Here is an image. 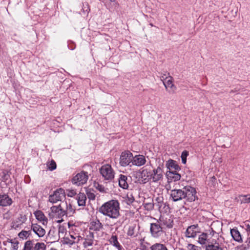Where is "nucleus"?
I'll return each instance as SVG.
<instances>
[{"instance_id":"1","label":"nucleus","mask_w":250,"mask_h":250,"mask_svg":"<svg viewBox=\"0 0 250 250\" xmlns=\"http://www.w3.org/2000/svg\"><path fill=\"white\" fill-rule=\"evenodd\" d=\"M119 210L120 204L116 200H112L104 203L99 208V211L101 213L113 219H116L119 217Z\"/></svg>"},{"instance_id":"2","label":"nucleus","mask_w":250,"mask_h":250,"mask_svg":"<svg viewBox=\"0 0 250 250\" xmlns=\"http://www.w3.org/2000/svg\"><path fill=\"white\" fill-rule=\"evenodd\" d=\"M150 232L152 237L158 238L162 236L165 232L164 227H162L156 220V222L150 224Z\"/></svg>"},{"instance_id":"3","label":"nucleus","mask_w":250,"mask_h":250,"mask_svg":"<svg viewBox=\"0 0 250 250\" xmlns=\"http://www.w3.org/2000/svg\"><path fill=\"white\" fill-rule=\"evenodd\" d=\"M100 171L105 180H112L114 178V171L109 165L103 166L101 167Z\"/></svg>"},{"instance_id":"4","label":"nucleus","mask_w":250,"mask_h":250,"mask_svg":"<svg viewBox=\"0 0 250 250\" xmlns=\"http://www.w3.org/2000/svg\"><path fill=\"white\" fill-rule=\"evenodd\" d=\"M133 154L129 151H125L122 152L120 158V164L122 167H126L132 164Z\"/></svg>"},{"instance_id":"5","label":"nucleus","mask_w":250,"mask_h":250,"mask_svg":"<svg viewBox=\"0 0 250 250\" xmlns=\"http://www.w3.org/2000/svg\"><path fill=\"white\" fill-rule=\"evenodd\" d=\"M163 167V166L159 165L151 171V180L152 182L157 183L163 180L164 177Z\"/></svg>"},{"instance_id":"6","label":"nucleus","mask_w":250,"mask_h":250,"mask_svg":"<svg viewBox=\"0 0 250 250\" xmlns=\"http://www.w3.org/2000/svg\"><path fill=\"white\" fill-rule=\"evenodd\" d=\"M88 179V173L83 171L78 173L72 179V183L77 186L85 184Z\"/></svg>"},{"instance_id":"7","label":"nucleus","mask_w":250,"mask_h":250,"mask_svg":"<svg viewBox=\"0 0 250 250\" xmlns=\"http://www.w3.org/2000/svg\"><path fill=\"white\" fill-rule=\"evenodd\" d=\"M65 194L64 190L62 188L57 189L54 191L53 195H50L49 201L51 203H56L57 201H62V200L65 199Z\"/></svg>"},{"instance_id":"8","label":"nucleus","mask_w":250,"mask_h":250,"mask_svg":"<svg viewBox=\"0 0 250 250\" xmlns=\"http://www.w3.org/2000/svg\"><path fill=\"white\" fill-rule=\"evenodd\" d=\"M184 192V199H186L187 201L189 202L195 201L196 198V191L194 188L190 186L185 187Z\"/></svg>"},{"instance_id":"9","label":"nucleus","mask_w":250,"mask_h":250,"mask_svg":"<svg viewBox=\"0 0 250 250\" xmlns=\"http://www.w3.org/2000/svg\"><path fill=\"white\" fill-rule=\"evenodd\" d=\"M200 232V228L198 225H193L188 227L185 236L188 238H195Z\"/></svg>"},{"instance_id":"10","label":"nucleus","mask_w":250,"mask_h":250,"mask_svg":"<svg viewBox=\"0 0 250 250\" xmlns=\"http://www.w3.org/2000/svg\"><path fill=\"white\" fill-rule=\"evenodd\" d=\"M61 207L62 209V212L64 213L66 216H71L75 212V209L69 202L63 201L61 202Z\"/></svg>"},{"instance_id":"11","label":"nucleus","mask_w":250,"mask_h":250,"mask_svg":"<svg viewBox=\"0 0 250 250\" xmlns=\"http://www.w3.org/2000/svg\"><path fill=\"white\" fill-rule=\"evenodd\" d=\"M157 220L162 227H164V229L165 227L168 229H171L173 227V221L171 219V217L168 216H164L161 215L159 219H157Z\"/></svg>"},{"instance_id":"12","label":"nucleus","mask_w":250,"mask_h":250,"mask_svg":"<svg viewBox=\"0 0 250 250\" xmlns=\"http://www.w3.org/2000/svg\"><path fill=\"white\" fill-rule=\"evenodd\" d=\"M184 188L181 189H173L171 190L170 196L173 201L176 202L184 199L185 197Z\"/></svg>"},{"instance_id":"13","label":"nucleus","mask_w":250,"mask_h":250,"mask_svg":"<svg viewBox=\"0 0 250 250\" xmlns=\"http://www.w3.org/2000/svg\"><path fill=\"white\" fill-rule=\"evenodd\" d=\"M146 162V160L145 156L143 155H137L133 156L132 165L137 167H141L144 165Z\"/></svg>"},{"instance_id":"14","label":"nucleus","mask_w":250,"mask_h":250,"mask_svg":"<svg viewBox=\"0 0 250 250\" xmlns=\"http://www.w3.org/2000/svg\"><path fill=\"white\" fill-rule=\"evenodd\" d=\"M62 208L61 207V203L58 206H53L50 208L51 213L50 215L52 214L53 217H58L59 218H62L64 216V213L62 212Z\"/></svg>"},{"instance_id":"15","label":"nucleus","mask_w":250,"mask_h":250,"mask_svg":"<svg viewBox=\"0 0 250 250\" xmlns=\"http://www.w3.org/2000/svg\"><path fill=\"white\" fill-rule=\"evenodd\" d=\"M12 203V200L6 194H0V206L6 207Z\"/></svg>"},{"instance_id":"16","label":"nucleus","mask_w":250,"mask_h":250,"mask_svg":"<svg viewBox=\"0 0 250 250\" xmlns=\"http://www.w3.org/2000/svg\"><path fill=\"white\" fill-rule=\"evenodd\" d=\"M139 227L136 224H132L129 226L127 232L128 236L135 237L138 236L139 234Z\"/></svg>"},{"instance_id":"17","label":"nucleus","mask_w":250,"mask_h":250,"mask_svg":"<svg viewBox=\"0 0 250 250\" xmlns=\"http://www.w3.org/2000/svg\"><path fill=\"white\" fill-rule=\"evenodd\" d=\"M163 84L167 89L169 88V92H174L176 86L173 83V78L171 76H169L168 79L167 81L163 82Z\"/></svg>"},{"instance_id":"18","label":"nucleus","mask_w":250,"mask_h":250,"mask_svg":"<svg viewBox=\"0 0 250 250\" xmlns=\"http://www.w3.org/2000/svg\"><path fill=\"white\" fill-rule=\"evenodd\" d=\"M31 230L39 237L43 236L45 233L44 229L37 224H32L31 226Z\"/></svg>"},{"instance_id":"19","label":"nucleus","mask_w":250,"mask_h":250,"mask_svg":"<svg viewBox=\"0 0 250 250\" xmlns=\"http://www.w3.org/2000/svg\"><path fill=\"white\" fill-rule=\"evenodd\" d=\"M206 250H227V248L221 247L219 244L215 241V243H213V241L208 243L206 246Z\"/></svg>"},{"instance_id":"20","label":"nucleus","mask_w":250,"mask_h":250,"mask_svg":"<svg viewBox=\"0 0 250 250\" xmlns=\"http://www.w3.org/2000/svg\"><path fill=\"white\" fill-rule=\"evenodd\" d=\"M108 241L111 245L116 248L118 250H121L122 246L118 242L117 236L114 234V233L112 234Z\"/></svg>"},{"instance_id":"21","label":"nucleus","mask_w":250,"mask_h":250,"mask_svg":"<svg viewBox=\"0 0 250 250\" xmlns=\"http://www.w3.org/2000/svg\"><path fill=\"white\" fill-rule=\"evenodd\" d=\"M141 178L143 179V181L145 183L151 180V171L147 168H144L142 170L141 173Z\"/></svg>"},{"instance_id":"22","label":"nucleus","mask_w":250,"mask_h":250,"mask_svg":"<svg viewBox=\"0 0 250 250\" xmlns=\"http://www.w3.org/2000/svg\"><path fill=\"white\" fill-rule=\"evenodd\" d=\"M166 166L167 167L169 170V171H171L172 169L176 170H180V167L176 163V162L173 160H169L167 162Z\"/></svg>"},{"instance_id":"23","label":"nucleus","mask_w":250,"mask_h":250,"mask_svg":"<svg viewBox=\"0 0 250 250\" xmlns=\"http://www.w3.org/2000/svg\"><path fill=\"white\" fill-rule=\"evenodd\" d=\"M127 177L124 175H120L119 179V185L123 189H127L128 185L127 182Z\"/></svg>"},{"instance_id":"24","label":"nucleus","mask_w":250,"mask_h":250,"mask_svg":"<svg viewBox=\"0 0 250 250\" xmlns=\"http://www.w3.org/2000/svg\"><path fill=\"white\" fill-rule=\"evenodd\" d=\"M77 203L79 206L84 207L85 206L86 196L83 193H79L77 197Z\"/></svg>"},{"instance_id":"25","label":"nucleus","mask_w":250,"mask_h":250,"mask_svg":"<svg viewBox=\"0 0 250 250\" xmlns=\"http://www.w3.org/2000/svg\"><path fill=\"white\" fill-rule=\"evenodd\" d=\"M36 219L42 222L43 225L47 223V219L46 218L43 212L41 210L36 211L35 213Z\"/></svg>"},{"instance_id":"26","label":"nucleus","mask_w":250,"mask_h":250,"mask_svg":"<svg viewBox=\"0 0 250 250\" xmlns=\"http://www.w3.org/2000/svg\"><path fill=\"white\" fill-rule=\"evenodd\" d=\"M230 233L233 239L237 242H242V239L239 231L236 229H232L230 230Z\"/></svg>"},{"instance_id":"27","label":"nucleus","mask_w":250,"mask_h":250,"mask_svg":"<svg viewBox=\"0 0 250 250\" xmlns=\"http://www.w3.org/2000/svg\"><path fill=\"white\" fill-rule=\"evenodd\" d=\"M236 199L240 204L250 203V194L240 195Z\"/></svg>"},{"instance_id":"28","label":"nucleus","mask_w":250,"mask_h":250,"mask_svg":"<svg viewBox=\"0 0 250 250\" xmlns=\"http://www.w3.org/2000/svg\"><path fill=\"white\" fill-rule=\"evenodd\" d=\"M167 175L168 179L173 181H177L180 179L181 175L180 174H173L171 171H168L167 172Z\"/></svg>"},{"instance_id":"29","label":"nucleus","mask_w":250,"mask_h":250,"mask_svg":"<svg viewBox=\"0 0 250 250\" xmlns=\"http://www.w3.org/2000/svg\"><path fill=\"white\" fill-rule=\"evenodd\" d=\"M91 229L95 231H99L103 227V224L99 220H97L95 221H93L91 222Z\"/></svg>"},{"instance_id":"30","label":"nucleus","mask_w":250,"mask_h":250,"mask_svg":"<svg viewBox=\"0 0 250 250\" xmlns=\"http://www.w3.org/2000/svg\"><path fill=\"white\" fill-rule=\"evenodd\" d=\"M150 249L151 250H168L165 245L161 243H155L152 245Z\"/></svg>"},{"instance_id":"31","label":"nucleus","mask_w":250,"mask_h":250,"mask_svg":"<svg viewBox=\"0 0 250 250\" xmlns=\"http://www.w3.org/2000/svg\"><path fill=\"white\" fill-rule=\"evenodd\" d=\"M93 235L87 236L84 239V241L83 243V245L84 248H87L89 246H91L93 244Z\"/></svg>"},{"instance_id":"32","label":"nucleus","mask_w":250,"mask_h":250,"mask_svg":"<svg viewBox=\"0 0 250 250\" xmlns=\"http://www.w3.org/2000/svg\"><path fill=\"white\" fill-rule=\"evenodd\" d=\"M198 242L201 245L206 244L208 242V235L206 233H202L199 235Z\"/></svg>"},{"instance_id":"33","label":"nucleus","mask_w":250,"mask_h":250,"mask_svg":"<svg viewBox=\"0 0 250 250\" xmlns=\"http://www.w3.org/2000/svg\"><path fill=\"white\" fill-rule=\"evenodd\" d=\"M31 230L28 231L22 230L18 234V236L21 239H27L30 235H31Z\"/></svg>"},{"instance_id":"34","label":"nucleus","mask_w":250,"mask_h":250,"mask_svg":"<svg viewBox=\"0 0 250 250\" xmlns=\"http://www.w3.org/2000/svg\"><path fill=\"white\" fill-rule=\"evenodd\" d=\"M163 200V197L161 196H159L155 199V201L157 203V206L158 207L159 210L160 212L162 211L161 207L163 206H166L165 204L164 203Z\"/></svg>"},{"instance_id":"35","label":"nucleus","mask_w":250,"mask_h":250,"mask_svg":"<svg viewBox=\"0 0 250 250\" xmlns=\"http://www.w3.org/2000/svg\"><path fill=\"white\" fill-rule=\"evenodd\" d=\"M154 204L152 199L149 200L148 202H144V206L145 209L148 211L152 210L154 208Z\"/></svg>"},{"instance_id":"36","label":"nucleus","mask_w":250,"mask_h":250,"mask_svg":"<svg viewBox=\"0 0 250 250\" xmlns=\"http://www.w3.org/2000/svg\"><path fill=\"white\" fill-rule=\"evenodd\" d=\"M46 245L44 243L38 242L33 247V250H45Z\"/></svg>"},{"instance_id":"37","label":"nucleus","mask_w":250,"mask_h":250,"mask_svg":"<svg viewBox=\"0 0 250 250\" xmlns=\"http://www.w3.org/2000/svg\"><path fill=\"white\" fill-rule=\"evenodd\" d=\"M23 250H33V243L32 241L28 240L25 243Z\"/></svg>"},{"instance_id":"38","label":"nucleus","mask_w":250,"mask_h":250,"mask_svg":"<svg viewBox=\"0 0 250 250\" xmlns=\"http://www.w3.org/2000/svg\"><path fill=\"white\" fill-rule=\"evenodd\" d=\"M86 195L89 200H94L95 198V195L93 190L90 189L86 190Z\"/></svg>"},{"instance_id":"39","label":"nucleus","mask_w":250,"mask_h":250,"mask_svg":"<svg viewBox=\"0 0 250 250\" xmlns=\"http://www.w3.org/2000/svg\"><path fill=\"white\" fill-rule=\"evenodd\" d=\"M125 200V202L127 204L130 205L134 202V198L131 194H128L126 195V197Z\"/></svg>"},{"instance_id":"40","label":"nucleus","mask_w":250,"mask_h":250,"mask_svg":"<svg viewBox=\"0 0 250 250\" xmlns=\"http://www.w3.org/2000/svg\"><path fill=\"white\" fill-rule=\"evenodd\" d=\"M48 168L50 170H53L56 168V164L55 162L52 160L49 164H47Z\"/></svg>"},{"instance_id":"41","label":"nucleus","mask_w":250,"mask_h":250,"mask_svg":"<svg viewBox=\"0 0 250 250\" xmlns=\"http://www.w3.org/2000/svg\"><path fill=\"white\" fill-rule=\"evenodd\" d=\"M75 243V241L68 237H65L63 239V244L72 245Z\"/></svg>"},{"instance_id":"42","label":"nucleus","mask_w":250,"mask_h":250,"mask_svg":"<svg viewBox=\"0 0 250 250\" xmlns=\"http://www.w3.org/2000/svg\"><path fill=\"white\" fill-rule=\"evenodd\" d=\"M187 249L188 250H201V247L192 244H188L187 246Z\"/></svg>"},{"instance_id":"43","label":"nucleus","mask_w":250,"mask_h":250,"mask_svg":"<svg viewBox=\"0 0 250 250\" xmlns=\"http://www.w3.org/2000/svg\"><path fill=\"white\" fill-rule=\"evenodd\" d=\"M188 153L187 151H184L181 154L182 162L183 164H185L187 162V157L188 156Z\"/></svg>"},{"instance_id":"44","label":"nucleus","mask_w":250,"mask_h":250,"mask_svg":"<svg viewBox=\"0 0 250 250\" xmlns=\"http://www.w3.org/2000/svg\"><path fill=\"white\" fill-rule=\"evenodd\" d=\"M249 247L245 244L238 246L235 248V250H248Z\"/></svg>"},{"instance_id":"45","label":"nucleus","mask_w":250,"mask_h":250,"mask_svg":"<svg viewBox=\"0 0 250 250\" xmlns=\"http://www.w3.org/2000/svg\"><path fill=\"white\" fill-rule=\"evenodd\" d=\"M19 242L16 240L14 242H12L11 244V250H18L19 249Z\"/></svg>"},{"instance_id":"46","label":"nucleus","mask_w":250,"mask_h":250,"mask_svg":"<svg viewBox=\"0 0 250 250\" xmlns=\"http://www.w3.org/2000/svg\"><path fill=\"white\" fill-rule=\"evenodd\" d=\"M66 231L65 228L63 226L60 225L58 229L59 234H63Z\"/></svg>"},{"instance_id":"47","label":"nucleus","mask_w":250,"mask_h":250,"mask_svg":"<svg viewBox=\"0 0 250 250\" xmlns=\"http://www.w3.org/2000/svg\"><path fill=\"white\" fill-rule=\"evenodd\" d=\"M76 194V192L75 190H70L68 191L67 195L69 197H73Z\"/></svg>"},{"instance_id":"48","label":"nucleus","mask_w":250,"mask_h":250,"mask_svg":"<svg viewBox=\"0 0 250 250\" xmlns=\"http://www.w3.org/2000/svg\"><path fill=\"white\" fill-rule=\"evenodd\" d=\"M246 229L250 233V222H247L245 224Z\"/></svg>"},{"instance_id":"49","label":"nucleus","mask_w":250,"mask_h":250,"mask_svg":"<svg viewBox=\"0 0 250 250\" xmlns=\"http://www.w3.org/2000/svg\"><path fill=\"white\" fill-rule=\"evenodd\" d=\"M96 188L101 192L104 191V187L103 186L99 185V184H97V186H96Z\"/></svg>"},{"instance_id":"50","label":"nucleus","mask_w":250,"mask_h":250,"mask_svg":"<svg viewBox=\"0 0 250 250\" xmlns=\"http://www.w3.org/2000/svg\"><path fill=\"white\" fill-rule=\"evenodd\" d=\"M15 240L16 239H8L6 241L3 242V244L5 245L6 243H9L12 244V242H14Z\"/></svg>"},{"instance_id":"51","label":"nucleus","mask_w":250,"mask_h":250,"mask_svg":"<svg viewBox=\"0 0 250 250\" xmlns=\"http://www.w3.org/2000/svg\"><path fill=\"white\" fill-rule=\"evenodd\" d=\"M15 240L16 239H8L6 241L3 242V244L5 245L6 243H9L12 244V242H14Z\"/></svg>"},{"instance_id":"52","label":"nucleus","mask_w":250,"mask_h":250,"mask_svg":"<svg viewBox=\"0 0 250 250\" xmlns=\"http://www.w3.org/2000/svg\"><path fill=\"white\" fill-rule=\"evenodd\" d=\"M168 79V77H166L165 75H164V76H162L161 77V80L163 81H167Z\"/></svg>"},{"instance_id":"53","label":"nucleus","mask_w":250,"mask_h":250,"mask_svg":"<svg viewBox=\"0 0 250 250\" xmlns=\"http://www.w3.org/2000/svg\"><path fill=\"white\" fill-rule=\"evenodd\" d=\"M247 242L248 244L247 245L249 247V248H250V237L248 239Z\"/></svg>"},{"instance_id":"54","label":"nucleus","mask_w":250,"mask_h":250,"mask_svg":"<svg viewBox=\"0 0 250 250\" xmlns=\"http://www.w3.org/2000/svg\"><path fill=\"white\" fill-rule=\"evenodd\" d=\"M74 225L73 224H71L70 222L68 223V226L69 228H70L71 227L73 226Z\"/></svg>"},{"instance_id":"55","label":"nucleus","mask_w":250,"mask_h":250,"mask_svg":"<svg viewBox=\"0 0 250 250\" xmlns=\"http://www.w3.org/2000/svg\"><path fill=\"white\" fill-rule=\"evenodd\" d=\"M70 238L72 239V240H74L75 239V237L72 235H70Z\"/></svg>"},{"instance_id":"56","label":"nucleus","mask_w":250,"mask_h":250,"mask_svg":"<svg viewBox=\"0 0 250 250\" xmlns=\"http://www.w3.org/2000/svg\"><path fill=\"white\" fill-rule=\"evenodd\" d=\"M178 171V170H171V171H172V172H173V174H178V173H177V171Z\"/></svg>"},{"instance_id":"57","label":"nucleus","mask_w":250,"mask_h":250,"mask_svg":"<svg viewBox=\"0 0 250 250\" xmlns=\"http://www.w3.org/2000/svg\"><path fill=\"white\" fill-rule=\"evenodd\" d=\"M62 221H63V219H62L61 220H59L57 221V222L58 223H60L62 222Z\"/></svg>"}]
</instances>
